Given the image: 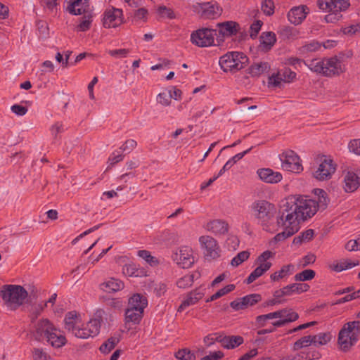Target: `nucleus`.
Segmentation results:
<instances>
[{"instance_id": "f257e3e1", "label": "nucleus", "mask_w": 360, "mask_h": 360, "mask_svg": "<svg viewBox=\"0 0 360 360\" xmlns=\"http://www.w3.org/2000/svg\"><path fill=\"white\" fill-rule=\"evenodd\" d=\"M314 193L317 199L294 195L283 204L277 219V225L282 231L275 236L276 240L290 237L299 231L301 222L314 216L318 209L326 207L328 202L326 193L322 189H316Z\"/></svg>"}, {"instance_id": "f03ea898", "label": "nucleus", "mask_w": 360, "mask_h": 360, "mask_svg": "<svg viewBox=\"0 0 360 360\" xmlns=\"http://www.w3.org/2000/svg\"><path fill=\"white\" fill-rule=\"evenodd\" d=\"M37 314L32 315L33 324L32 335L38 341L46 340L54 347H60L65 344V338L48 319H41L34 322Z\"/></svg>"}, {"instance_id": "7ed1b4c3", "label": "nucleus", "mask_w": 360, "mask_h": 360, "mask_svg": "<svg viewBox=\"0 0 360 360\" xmlns=\"http://www.w3.org/2000/svg\"><path fill=\"white\" fill-rule=\"evenodd\" d=\"M304 64L311 71L326 77L337 76L345 70L343 60L337 56L325 58L322 60H308L304 61Z\"/></svg>"}, {"instance_id": "20e7f679", "label": "nucleus", "mask_w": 360, "mask_h": 360, "mask_svg": "<svg viewBox=\"0 0 360 360\" xmlns=\"http://www.w3.org/2000/svg\"><path fill=\"white\" fill-rule=\"evenodd\" d=\"M360 338V321H353L345 323L338 336V345L342 352H348Z\"/></svg>"}, {"instance_id": "39448f33", "label": "nucleus", "mask_w": 360, "mask_h": 360, "mask_svg": "<svg viewBox=\"0 0 360 360\" xmlns=\"http://www.w3.org/2000/svg\"><path fill=\"white\" fill-rule=\"evenodd\" d=\"M0 296L7 307L14 310L23 304L27 292L20 285H4L0 290Z\"/></svg>"}, {"instance_id": "423d86ee", "label": "nucleus", "mask_w": 360, "mask_h": 360, "mask_svg": "<svg viewBox=\"0 0 360 360\" xmlns=\"http://www.w3.org/2000/svg\"><path fill=\"white\" fill-rule=\"evenodd\" d=\"M105 311L97 310L90 320L81 326L77 325L74 335L79 338L86 339L96 336L100 331L101 323L103 321Z\"/></svg>"}, {"instance_id": "0eeeda50", "label": "nucleus", "mask_w": 360, "mask_h": 360, "mask_svg": "<svg viewBox=\"0 0 360 360\" xmlns=\"http://www.w3.org/2000/svg\"><path fill=\"white\" fill-rule=\"evenodd\" d=\"M248 63V58L242 52L233 51L221 56L219 63L224 72H236Z\"/></svg>"}, {"instance_id": "6e6552de", "label": "nucleus", "mask_w": 360, "mask_h": 360, "mask_svg": "<svg viewBox=\"0 0 360 360\" xmlns=\"http://www.w3.org/2000/svg\"><path fill=\"white\" fill-rule=\"evenodd\" d=\"M320 9L330 12L326 16L328 22L338 20L341 17L340 12L346 11L350 6L349 0H319Z\"/></svg>"}, {"instance_id": "1a4fd4ad", "label": "nucleus", "mask_w": 360, "mask_h": 360, "mask_svg": "<svg viewBox=\"0 0 360 360\" xmlns=\"http://www.w3.org/2000/svg\"><path fill=\"white\" fill-rule=\"evenodd\" d=\"M335 171L333 161L326 156H322L318 160V166L313 170V176L319 181H325L330 179Z\"/></svg>"}, {"instance_id": "9d476101", "label": "nucleus", "mask_w": 360, "mask_h": 360, "mask_svg": "<svg viewBox=\"0 0 360 360\" xmlns=\"http://www.w3.org/2000/svg\"><path fill=\"white\" fill-rule=\"evenodd\" d=\"M283 170L300 173L303 170L300 157L292 150H287L279 155Z\"/></svg>"}, {"instance_id": "9b49d317", "label": "nucleus", "mask_w": 360, "mask_h": 360, "mask_svg": "<svg viewBox=\"0 0 360 360\" xmlns=\"http://www.w3.org/2000/svg\"><path fill=\"white\" fill-rule=\"evenodd\" d=\"M217 30L210 28H200L193 31L191 34V41L195 45H215L214 37Z\"/></svg>"}, {"instance_id": "f8f14e48", "label": "nucleus", "mask_w": 360, "mask_h": 360, "mask_svg": "<svg viewBox=\"0 0 360 360\" xmlns=\"http://www.w3.org/2000/svg\"><path fill=\"white\" fill-rule=\"evenodd\" d=\"M273 206L265 200H258L251 205L252 214L262 224H266L271 217Z\"/></svg>"}, {"instance_id": "ddd939ff", "label": "nucleus", "mask_w": 360, "mask_h": 360, "mask_svg": "<svg viewBox=\"0 0 360 360\" xmlns=\"http://www.w3.org/2000/svg\"><path fill=\"white\" fill-rule=\"evenodd\" d=\"M272 256L273 253L271 252L265 251L258 257L257 263L259 266L248 277L246 280L248 284L255 281L271 268V263L267 260Z\"/></svg>"}, {"instance_id": "4468645a", "label": "nucleus", "mask_w": 360, "mask_h": 360, "mask_svg": "<svg viewBox=\"0 0 360 360\" xmlns=\"http://www.w3.org/2000/svg\"><path fill=\"white\" fill-rule=\"evenodd\" d=\"M218 32L217 35V41L221 44L225 41V39L232 37L239 32L240 25L236 21H225L217 24Z\"/></svg>"}, {"instance_id": "2eb2a0df", "label": "nucleus", "mask_w": 360, "mask_h": 360, "mask_svg": "<svg viewBox=\"0 0 360 360\" xmlns=\"http://www.w3.org/2000/svg\"><path fill=\"white\" fill-rule=\"evenodd\" d=\"M200 248L204 250L207 259H214L219 257V248L217 241L211 236H203L200 237Z\"/></svg>"}, {"instance_id": "dca6fc26", "label": "nucleus", "mask_w": 360, "mask_h": 360, "mask_svg": "<svg viewBox=\"0 0 360 360\" xmlns=\"http://www.w3.org/2000/svg\"><path fill=\"white\" fill-rule=\"evenodd\" d=\"M360 186V169H352L343 174V188L354 192Z\"/></svg>"}, {"instance_id": "f3484780", "label": "nucleus", "mask_w": 360, "mask_h": 360, "mask_svg": "<svg viewBox=\"0 0 360 360\" xmlns=\"http://www.w3.org/2000/svg\"><path fill=\"white\" fill-rule=\"evenodd\" d=\"M174 260L181 267L189 268L195 262L193 249L189 246H181L175 253Z\"/></svg>"}, {"instance_id": "a211bd4d", "label": "nucleus", "mask_w": 360, "mask_h": 360, "mask_svg": "<svg viewBox=\"0 0 360 360\" xmlns=\"http://www.w3.org/2000/svg\"><path fill=\"white\" fill-rule=\"evenodd\" d=\"M123 22L122 9L111 8L107 9L103 14V24L105 27H116Z\"/></svg>"}, {"instance_id": "6ab92c4d", "label": "nucleus", "mask_w": 360, "mask_h": 360, "mask_svg": "<svg viewBox=\"0 0 360 360\" xmlns=\"http://www.w3.org/2000/svg\"><path fill=\"white\" fill-rule=\"evenodd\" d=\"M198 7L201 17L205 19H214L219 17L222 12V8L215 1L200 4Z\"/></svg>"}, {"instance_id": "aec40b11", "label": "nucleus", "mask_w": 360, "mask_h": 360, "mask_svg": "<svg viewBox=\"0 0 360 360\" xmlns=\"http://www.w3.org/2000/svg\"><path fill=\"white\" fill-rule=\"evenodd\" d=\"M261 300V295L259 294H250L242 298L233 300L230 306L235 310L244 309L252 306Z\"/></svg>"}, {"instance_id": "412c9836", "label": "nucleus", "mask_w": 360, "mask_h": 360, "mask_svg": "<svg viewBox=\"0 0 360 360\" xmlns=\"http://www.w3.org/2000/svg\"><path fill=\"white\" fill-rule=\"evenodd\" d=\"M309 9L307 6L302 5L293 7L288 13L289 21L295 25H299L306 18Z\"/></svg>"}, {"instance_id": "4be33fe9", "label": "nucleus", "mask_w": 360, "mask_h": 360, "mask_svg": "<svg viewBox=\"0 0 360 360\" xmlns=\"http://www.w3.org/2000/svg\"><path fill=\"white\" fill-rule=\"evenodd\" d=\"M259 179L269 184H276L282 180V174L269 168L259 169L257 172Z\"/></svg>"}, {"instance_id": "5701e85b", "label": "nucleus", "mask_w": 360, "mask_h": 360, "mask_svg": "<svg viewBox=\"0 0 360 360\" xmlns=\"http://www.w3.org/2000/svg\"><path fill=\"white\" fill-rule=\"evenodd\" d=\"M217 341L226 349H233L243 342V338L239 335L230 336H218L216 338Z\"/></svg>"}, {"instance_id": "b1692460", "label": "nucleus", "mask_w": 360, "mask_h": 360, "mask_svg": "<svg viewBox=\"0 0 360 360\" xmlns=\"http://www.w3.org/2000/svg\"><path fill=\"white\" fill-rule=\"evenodd\" d=\"M206 229L216 235H222L228 231L229 226L228 224L223 220L215 219L207 223Z\"/></svg>"}, {"instance_id": "393cba45", "label": "nucleus", "mask_w": 360, "mask_h": 360, "mask_svg": "<svg viewBox=\"0 0 360 360\" xmlns=\"http://www.w3.org/2000/svg\"><path fill=\"white\" fill-rule=\"evenodd\" d=\"M89 0H72L68 6V11L73 15L86 13Z\"/></svg>"}, {"instance_id": "a878e982", "label": "nucleus", "mask_w": 360, "mask_h": 360, "mask_svg": "<svg viewBox=\"0 0 360 360\" xmlns=\"http://www.w3.org/2000/svg\"><path fill=\"white\" fill-rule=\"evenodd\" d=\"M203 295L204 292L200 290L191 292L186 298L183 300L178 310L181 311L186 309L188 307L195 304L203 297Z\"/></svg>"}, {"instance_id": "bb28decb", "label": "nucleus", "mask_w": 360, "mask_h": 360, "mask_svg": "<svg viewBox=\"0 0 360 360\" xmlns=\"http://www.w3.org/2000/svg\"><path fill=\"white\" fill-rule=\"evenodd\" d=\"M279 37L287 42H292L300 37V32L293 27H283L278 32Z\"/></svg>"}, {"instance_id": "cd10ccee", "label": "nucleus", "mask_w": 360, "mask_h": 360, "mask_svg": "<svg viewBox=\"0 0 360 360\" xmlns=\"http://www.w3.org/2000/svg\"><path fill=\"white\" fill-rule=\"evenodd\" d=\"M147 304L148 301L144 296L136 294L129 298L128 307L144 310Z\"/></svg>"}, {"instance_id": "c85d7f7f", "label": "nucleus", "mask_w": 360, "mask_h": 360, "mask_svg": "<svg viewBox=\"0 0 360 360\" xmlns=\"http://www.w3.org/2000/svg\"><path fill=\"white\" fill-rule=\"evenodd\" d=\"M124 287V284L122 281L115 279L110 278L107 281L104 282L101 285V288L104 291L107 292H112L118 291Z\"/></svg>"}, {"instance_id": "c756f323", "label": "nucleus", "mask_w": 360, "mask_h": 360, "mask_svg": "<svg viewBox=\"0 0 360 360\" xmlns=\"http://www.w3.org/2000/svg\"><path fill=\"white\" fill-rule=\"evenodd\" d=\"M295 270V266L292 264H288L283 266L281 270L276 271L271 275V279L274 281H278L280 279L284 278L289 275H291Z\"/></svg>"}, {"instance_id": "7c9ffc66", "label": "nucleus", "mask_w": 360, "mask_h": 360, "mask_svg": "<svg viewBox=\"0 0 360 360\" xmlns=\"http://www.w3.org/2000/svg\"><path fill=\"white\" fill-rule=\"evenodd\" d=\"M143 314V310L128 307L125 312L127 322L137 323L140 321Z\"/></svg>"}, {"instance_id": "2f4dec72", "label": "nucleus", "mask_w": 360, "mask_h": 360, "mask_svg": "<svg viewBox=\"0 0 360 360\" xmlns=\"http://www.w3.org/2000/svg\"><path fill=\"white\" fill-rule=\"evenodd\" d=\"M65 328L72 332L74 335V331L76 330L77 324V315L75 311L68 312L65 318Z\"/></svg>"}, {"instance_id": "473e14b6", "label": "nucleus", "mask_w": 360, "mask_h": 360, "mask_svg": "<svg viewBox=\"0 0 360 360\" xmlns=\"http://www.w3.org/2000/svg\"><path fill=\"white\" fill-rule=\"evenodd\" d=\"M286 288L290 296L307 292L309 289V285L307 283H292L287 285Z\"/></svg>"}, {"instance_id": "72a5a7b5", "label": "nucleus", "mask_w": 360, "mask_h": 360, "mask_svg": "<svg viewBox=\"0 0 360 360\" xmlns=\"http://www.w3.org/2000/svg\"><path fill=\"white\" fill-rule=\"evenodd\" d=\"M313 345L316 347L326 345L331 339L330 333H321L312 336Z\"/></svg>"}, {"instance_id": "f704fd0d", "label": "nucleus", "mask_w": 360, "mask_h": 360, "mask_svg": "<svg viewBox=\"0 0 360 360\" xmlns=\"http://www.w3.org/2000/svg\"><path fill=\"white\" fill-rule=\"evenodd\" d=\"M120 340L117 337H111L100 347V351L103 354L110 352L116 345L119 342Z\"/></svg>"}, {"instance_id": "c9c22d12", "label": "nucleus", "mask_w": 360, "mask_h": 360, "mask_svg": "<svg viewBox=\"0 0 360 360\" xmlns=\"http://www.w3.org/2000/svg\"><path fill=\"white\" fill-rule=\"evenodd\" d=\"M269 68V65L266 62L257 63L250 68V73L252 76H259L263 74Z\"/></svg>"}, {"instance_id": "e433bc0d", "label": "nucleus", "mask_w": 360, "mask_h": 360, "mask_svg": "<svg viewBox=\"0 0 360 360\" xmlns=\"http://www.w3.org/2000/svg\"><path fill=\"white\" fill-rule=\"evenodd\" d=\"M311 335L304 336L297 340L292 346V349L294 351H297L302 348L307 347L311 345H313Z\"/></svg>"}, {"instance_id": "4c0bfd02", "label": "nucleus", "mask_w": 360, "mask_h": 360, "mask_svg": "<svg viewBox=\"0 0 360 360\" xmlns=\"http://www.w3.org/2000/svg\"><path fill=\"white\" fill-rule=\"evenodd\" d=\"M276 42V34L273 32H262L260 36V45H274Z\"/></svg>"}, {"instance_id": "58836bf2", "label": "nucleus", "mask_w": 360, "mask_h": 360, "mask_svg": "<svg viewBox=\"0 0 360 360\" xmlns=\"http://www.w3.org/2000/svg\"><path fill=\"white\" fill-rule=\"evenodd\" d=\"M235 289V285L229 284L226 285L224 288L219 290L216 293L213 294L209 299L207 300V302L214 301L220 298L221 297L228 294L229 292L233 291Z\"/></svg>"}, {"instance_id": "ea45409f", "label": "nucleus", "mask_w": 360, "mask_h": 360, "mask_svg": "<svg viewBox=\"0 0 360 360\" xmlns=\"http://www.w3.org/2000/svg\"><path fill=\"white\" fill-rule=\"evenodd\" d=\"M137 255L151 266H155L158 263V259L155 257L152 256L150 252L147 250H139L137 252Z\"/></svg>"}, {"instance_id": "a19ab883", "label": "nucleus", "mask_w": 360, "mask_h": 360, "mask_svg": "<svg viewBox=\"0 0 360 360\" xmlns=\"http://www.w3.org/2000/svg\"><path fill=\"white\" fill-rule=\"evenodd\" d=\"M315 276V272L311 269H306L302 272L297 274L294 279L296 281H309L314 278Z\"/></svg>"}, {"instance_id": "79ce46f5", "label": "nucleus", "mask_w": 360, "mask_h": 360, "mask_svg": "<svg viewBox=\"0 0 360 360\" xmlns=\"http://www.w3.org/2000/svg\"><path fill=\"white\" fill-rule=\"evenodd\" d=\"M84 14V15L82 18L79 24L77 25L79 30L82 32L88 30L92 22V15L89 13Z\"/></svg>"}, {"instance_id": "37998d69", "label": "nucleus", "mask_w": 360, "mask_h": 360, "mask_svg": "<svg viewBox=\"0 0 360 360\" xmlns=\"http://www.w3.org/2000/svg\"><path fill=\"white\" fill-rule=\"evenodd\" d=\"M249 257L250 252L248 251H242L231 259V264L233 266H238L241 263L247 260Z\"/></svg>"}, {"instance_id": "c03bdc74", "label": "nucleus", "mask_w": 360, "mask_h": 360, "mask_svg": "<svg viewBox=\"0 0 360 360\" xmlns=\"http://www.w3.org/2000/svg\"><path fill=\"white\" fill-rule=\"evenodd\" d=\"M299 318V316L297 314H291L290 316L288 318H284L283 319H278L275 321H273L271 323L272 326L275 328H279L285 326V324L293 322L296 321Z\"/></svg>"}, {"instance_id": "a18cd8bd", "label": "nucleus", "mask_w": 360, "mask_h": 360, "mask_svg": "<svg viewBox=\"0 0 360 360\" xmlns=\"http://www.w3.org/2000/svg\"><path fill=\"white\" fill-rule=\"evenodd\" d=\"M175 356L178 360H195L194 354L186 349L178 351Z\"/></svg>"}, {"instance_id": "49530a36", "label": "nucleus", "mask_w": 360, "mask_h": 360, "mask_svg": "<svg viewBox=\"0 0 360 360\" xmlns=\"http://www.w3.org/2000/svg\"><path fill=\"white\" fill-rule=\"evenodd\" d=\"M193 275H186L178 280L176 285L179 288H188L193 283Z\"/></svg>"}, {"instance_id": "de8ad7c7", "label": "nucleus", "mask_w": 360, "mask_h": 360, "mask_svg": "<svg viewBox=\"0 0 360 360\" xmlns=\"http://www.w3.org/2000/svg\"><path fill=\"white\" fill-rule=\"evenodd\" d=\"M123 274L128 276H141L139 271L136 269L134 264H127L123 266Z\"/></svg>"}, {"instance_id": "09e8293b", "label": "nucleus", "mask_w": 360, "mask_h": 360, "mask_svg": "<svg viewBox=\"0 0 360 360\" xmlns=\"http://www.w3.org/2000/svg\"><path fill=\"white\" fill-rule=\"evenodd\" d=\"M262 10L264 13L270 16L274 13V3L272 0H264L262 4Z\"/></svg>"}, {"instance_id": "8fccbe9b", "label": "nucleus", "mask_w": 360, "mask_h": 360, "mask_svg": "<svg viewBox=\"0 0 360 360\" xmlns=\"http://www.w3.org/2000/svg\"><path fill=\"white\" fill-rule=\"evenodd\" d=\"M284 82L283 79V77L281 72H278L276 74L272 75L269 78V84L275 87H280L282 86V84Z\"/></svg>"}, {"instance_id": "3c124183", "label": "nucleus", "mask_w": 360, "mask_h": 360, "mask_svg": "<svg viewBox=\"0 0 360 360\" xmlns=\"http://www.w3.org/2000/svg\"><path fill=\"white\" fill-rule=\"evenodd\" d=\"M158 15L162 18H167L169 19L174 18V13L173 11L166 7L165 6H161L158 9Z\"/></svg>"}, {"instance_id": "603ef678", "label": "nucleus", "mask_w": 360, "mask_h": 360, "mask_svg": "<svg viewBox=\"0 0 360 360\" xmlns=\"http://www.w3.org/2000/svg\"><path fill=\"white\" fill-rule=\"evenodd\" d=\"M291 314H297L296 312L293 311L291 309H287L284 308L276 311H274V318L275 319H283V318L286 319L289 316H290Z\"/></svg>"}, {"instance_id": "864d4df0", "label": "nucleus", "mask_w": 360, "mask_h": 360, "mask_svg": "<svg viewBox=\"0 0 360 360\" xmlns=\"http://www.w3.org/2000/svg\"><path fill=\"white\" fill-rule=\"evenodd\" d=\"M348 251H357L360 250V235L356 239L349 240L345 245Z\"/></svg>"}, {"instance_id": "5fc2aeb1", "label": "nucleus", "mask_w": 360, "mask_h": 360, "mask_svg": "<svg viewBox=\"0 0 360 360\" xmlns=\"http://www.w3.org/2000/svg\"><path fill=\"white\" fill-rule=\"evenodd\" d=\"M262 25H263V22L261 20H256L250 25V36L252 39H255L257 37V34L259 33V30H261Z\"/></svg>"}, {"instance_id": "6e6d98bb", "label": "nucleus", "mask_w": 360, "mask_h": 360, "mask_svg": "<svg viewBox=\"0 0 360 360\" xmlns=\"http://www.w3.org/2000/svg\"><path fill=\"white\" fill-rule=\"evenodd\" d=\"M136 141L133 139L127 140L119 149L122 153H130L136 146Z\"/></svg>"}, {"instance_id": "4d7b16f0", "label": "nucleus", "mask_w": 360, "mask_h": 360, "mask_svg": "<svg viewBox=\"0 0 360 360\" xmlns=\"http://www.w3.org/2000/svg\"><path fill=\"white\" fill-rule=\"evenodd\" d=\"M279 360H310L304 352H299L295 354H290L281 358Z\"/></svg>"}, {"instance_id": "13d9d810", "label": "nucleus", "mask_w": 360, "mask_h": 360, "mask_svg": "<svg viewBox=\"0 0 360 360\" xmlns=\"http://www.w3.org/2000/svg\"><path fill=\"white\" fill-rule=\"evenodd\" d=\"M348 148L350 152L360 155V139L351 141L348 144Z\"/></svg>"}, {"instance_id": "bf43d9fd", "label": "nucleus", "mask_w": 360, "mask_h": 360, "mask_svg": "<svg viewBox=\"0 0 360 360\" xmlns=\"http://www.w3.org/2000/svg\"><path fill=\"white\" fill-rule=\"evenodd\" d=\"M33 358L34 360H51L50 356L40 349H34Z\"/></svg>"}, {"instance_id": "052dcab7", "label": "nucleus", "mask_w": 360, "mask_h": 360, "mask_svg": "<svg viewBox=\"0 0 360 360\" xmlns=\"http://www.w3.org/2000/svg\"><path fill=\"white\" fill-rule=\"evenodd\" d=\"M148 11L144 8H141L135 11L134 19L136 20L146 21L148 19Z\"/></svg>"}, {"instance_id": "680f3d73", "label": "nucleus", "mask_w": 360, "mask_h": 360, "mask_svg": "<svg viewBox=\"0 0 360 360\" xmlns=\"http://www.w3.org/2000/svg\"><path fill=\"white\" fill-rule=\"evenodd\" d=\"M128 50L125 49H120L108 51V53L112 57L120 58L126 57L128 54Z\"/></svg>"}, {"instance_id": "e2e57ef3", "label": "nucleus", "mask_w": 360, "mask_h": 360, "mask_svg": "<svg viewBox=\"0 0 360 360\" xmlns=\"http://www.w3.org/2000/svg\"><path fill=\"white\" fill-rule=\"evenodd\" d=\"M281 72L284 82H290L296 76V74L290 69H285Z\"/></svg>"}, {"instance_id": "0e129e2a", "label": "nucleus", "mask_w": 360, "mask_h": 360, "mask_svg": "<svg viewBox=\"0 0 360 360\" xmlns=\"http://www.w3.org/2000/svg\"><path fill=\"white\" fill-rule=\"evenodd\" d=\"M329 268L336 272H340L347 269V266H345V262H344V261L339 262H334L329 264Z\"/></svg>"}, {"instance_id": "69168bd1", "label": "nucleus", "mask_w": 360, "mask_h": 360, "mask_svg": "<svg viewBox=\"0 0 360 360\" xmlns=\"http://www.w3.org/2000/svg\"><path fill=\"white\" fill-rule=\"evenodd\" d=\"M235 37L236 38L233 39L234 42L240 44L245 41L248 39V34L245 30H242L240 27L239 32H237V34H236Z\"/></svg>"}, {"instance_id": "338daca9", "label": "nucleus", "mask_w": 360, "mask_h": 360, "mask_svg": "<svg viewBox=\"0 0 360 360\" xmlns=\"http://www.w3.org/2000/svg\"><path fill=\"white\" fill-rule=\"evenodd\" d=\"M157 101L160 104L165 106H168L171 103L169 96H167L165 93H160L157 96Z\"/></svg>"}, {"instance_id": "774afa93", "label": "nucleus", "mask_w": 360, "mask_h": 360, "mask_svg": "<svg viewBox=\"0 0 360 360\" xmlns=\"http://www.w3.org/2000/svg\"><path fill=\"white\" fill-rule=\"evenodd\" d=\"M122 152L118 149L115 150L109 158V160L112 165L115 164L121 161L123 158Z\"/></svg>"}]
</instances>
